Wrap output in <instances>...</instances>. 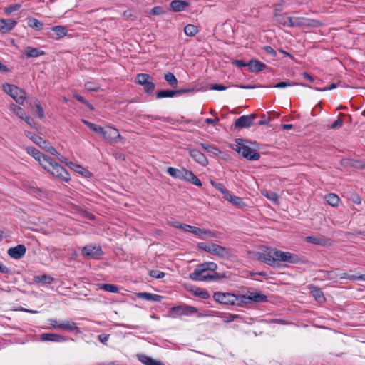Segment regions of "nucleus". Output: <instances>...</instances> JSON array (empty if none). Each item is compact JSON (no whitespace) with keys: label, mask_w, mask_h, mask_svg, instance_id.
<instances>
[{"label":"nucleus","mask_w":365,"mask_h":365,"mask_svg":"<svg viewBox=\"0 0 365 365\" xmlns=\"http://www.w3.org/2000/svg\"><path fill=\"white\" fill-rule=\"evenodd\" d=\"M232 148L249 160H257L260 158V154L247 145L242 139H237L236 144L232 145Z\"/></svg>","instance_id":"nucleus-1"},{"label":"nucleus","mask_w":365,"mask_h":365,"mask_svg":"<svg viewBox=\"0 0 365 365\" xmlns=\"http://www.w3.org/2000/svg\"><path fill=\"white\" fill-rule=\"evenodd\" d=\"M213 298L215 301L224 304L240 305L242 304L240 296L231 293L216 292L214 294Z\"/></svg>","instance_id":"nucleus-2"},{"label":"nucleus","mask_w":365,"mask_h":365,"mask_svg":"<svg viewBox=\"0 0 365 365\" xmlns=\"http://www.w3.org/2000/svg\"><path fill=\"white\" fill-rule=\"evenodd\" d=\"M198 265L194 272L190 274V278L195 281H215L219 280L222 277L217 272L210 273L205 269L201 274L198 273Z\"/></svg>","instance_id":"nucleus-3"},{"label":"nucleus","mask_w":365,"mask_h":365,"mask_svg":"<svg viewBox=\"0 0 365 365\" xmlns=\"http://www.w3.org/2000/svg\"><path fill=\"white\" fill-rule=\"evenodd\" d=\"M277 249L267 247L264 252L256 253L255 257L270 266H276V255Z\"/></svg>","instance_id":"nucleus-4"},{"label":"nucleus","mask_w":365,"mask_h":365,"mask_svg":"<svg viewBox=\"0 0 365 365\" xmlns=\"http://www.w3.org/2000/svg\"><path fill=\"white\" fill-rule=\"evenodd\" d=\"M322 24V22L318 20L301 17H293L291 27H319Z\"/></svg>","instance_id":"nucleus-5"},{"label":"nucleus","mask_w":365,"mask_h":365,"mask_svg":"<svg viewBox=\"0 0 365 365\" xmlns=\"http://www.w3.org/2000/svg\"><path fill=\"white\" fill-rule=\"evenodd\" d=\"M101 135L110 143H116L121 140L118 130L110 126L103 128Z\"/></svg>","instance_id":"nucleus-6"},{"label":"nucleus","mask_w":365,"mask_h":365,"mask_svg":"<svg viewBox=\"0 0 365 365\" xmlns=\"http://www.w3.org/2000/svg\"><path fill=\"white\" fill-rule=\"evenodd\" d=\"M84 257L97 259L103 255L101 247L98 245H88L81 248Z\"/></svg>","instance_id":"nucleus-7"},{"label":"nucleus","mask_w":365,"mask_h":365,"mask_svg":"<svg viewBox=\"0 0 365 365\" xmlns=\"http://www.w3.org/2000/svg\"><path fill=\"white\" fill-rule=\"evenodd\" d=\"M276 266L279 262L295 264L298 262L297 257L289 252H282L277 250L276 255Z\"/></svg>","instance_id":"nucleus-8"},{"label":"nucleus","mask_w":365,"mask_h":365,"mask_svg":"<svg viewBox=\"0 0 365 365\" xmlns=\"http://www.w3.org/2000/svg\"><path fill=\"white\" fill-rule=\"evenodd\" d=\"M197 312V309L195 307L187 305L173 307L170 309V313L174 317L180 315H188Z\"/></svg>","instance_id":"nucleus-9"},{"label":"nucleus","mask_w":365,"mask_h":365,"mask_svg":"<svg viewBox=\"0 0 365 365\" xmlns=\"http://www.w3.org/2000/svg\"><path fill=\"white\" fill-rule=\"evenodd\" d=\"M49 173L62 180L67 182L70 180V175L67 170L56 162L53 163V168L50 170Z\"/></svg>","instance_id":"nucleus-10"},{"label":"nucleus","mask_w":365,"mask_h":365,"mask_svg":"<svg viewBox=\"0 0 365 365\" xmlns=\"http://www.w3.org/2000/svg\"><path fill=\"white\" fill-rule=\"evenodd\" d=\"M267 297L259 292H249L247 294L240 295V302L247 303L249 301H254L255 302H261L267 301Z\"/></svg>","instance_id":"nucleus-11"},{"label":"nucleus","mask_w":365,"mask_h":365,"mask_svg":"<svg viewBox=\"0 0 365 365\" xmlns=\"http://www.w3.org/2000/svg\"><path fill=\"white\" fill-rule=\"evenodd\" d=\"M256 118L255 115H242L237 118L235 123L237 128H248L253 124V120Z\"/></svg>","instance_id":"nucleus-12"},{"label":"nucleus","mask_w":365,"mask_h":365,"mask_svg":"<svg viewBox=\"0 0 365 365\" xmlns=\"http://www.w3.org/2000/svg\"><path fill=\"white\" fill-rule=\"evenodd\" d=\"M189 154L194 160L201 165L205 166L208 164V160L205 155L198 150L190 148Z\"/></svg>","instance_id":"nucleus-13"},{"label":"nucleus","mask_w":365,"mask_h":365,"mask_svg":"<svg viewBox=\"0 0 365 365\" xmlns=\"http://www.w3.org/2000/svg\"><path fill=\"white\" fill-rule=\"evenodd\" d=\"M58 329L68 331H76L80 333L81 331L79 328L77 327L76 322L71 319H66L63 322H61L59 325H58Z\"/></svg>","instance_id":"nucleus-14"},{"label":"nucleus","mask_w":365,"mask_h":365,"mask_svg":"<svg viewBox=\"0 0 365 365\" xmlns=\"http://www.w3.org/2000/svg\"><path fill=\"white\" fill-rule=\"evenodd\" d=\"M41 339L43 341L62 342L67 340V337L53 333H44L41 335Z\"/></svg>","instance_id":"nucleus-15"},{"label":"nucleus","mask_w":365,"mask_h":365,"mask_svg":"<svg viewBox=\"0 0 365 365\" xmlns=\"http://www.w3.org/2000/svg\"><path fill=\"white\" fill-rule=\"evenodd\" d=\"M26 253V247L23 245H19L14 247L9 248V255L14 259H20Z\"/></svg>","instance_id":"nucleus-16"},{"label":"nucleus","mask_w":365,"mask_h":365,"mask_svg":"<svg viewBox=\"0 0 365 365\" xmlns=\"http://www.w3.org/2000/svg\"><path fill=\"white\" fill-rule=\"evenodd\" d=\"M209 253L223 258L229 255V250L225 247L212 243Z\"/></svg>","instance_id":"nucleus-17"},{"label":"nucleus","mask_w":365,"mask_h":365,"mask_svg":"<svg viewBox=\"0 0 365 365\" xmlns=\"http://www.w3.org/2000/svg\"><path fill=\"white\" fill-rule=\"evenodd\" d=\"M29 107L36 117L38 118H43L45 115L43 107L41 106L37 100H34V102H29Z\"/></svg>","instance_id":"nucleus-18"},{"label":"nucleus","mask_w":365,"mask_h":365,"mask_svg":"<svg viewBox=\"0 0 365 365\" xmlns=\"http://www.w3.org/2000/svg\"><path fill=\"white\" fill-rule=\"evenodd\" d=\"M274 19L276 21L282 24L283 26L291 27L293 17H289L287 16L285 14H279L276 11L274 14Z\"/></svg>","instance_id":"nucleus-19"},{"label":"nucleus","mask_w":365,"mask_h":365,"mask_svg":"<svg viewBox=\"0 0 365 365\" xmlns=\"http://www.w3.org/2000/svg\"><path fill=\"white\" fill-rule=\"evenodd\" d=\"M247 66L251 72H259L266 68L267 66L257 61V60H251L247 63Z\"/></svg>","instance_id":"nucleus-20"},{"label":"nucleus","mask_w":365,"mask_h":365,"mask_svg":"<svg viewBox=\"0 0 365 365\" xmlns=\"http://www.w3.org/2000/svg\"><path fill=\"white\" fill-rule=\"evenodd\" d=\"M52 34L50 36L55 39H60L66 35V29L65 26H56L51 29Z\"/></svg>","instance_id":"nucleus-21"},{"label":"nucleus","mask_w":365,"mask_h":365,"mask_svg":"<svg viewBox=\"0 0 365 365\" xmlns=\"http://www.w3.org/2000/svg\"><path fill=\"white\" fill-rule=\"evenodd\" d=\"M137 357L138 359L145 365H165L160 361L155 360L153 358L145 354H138Z\"/></svg>","instance_id":"nucleus-22"},{"label":"nucleus","mask_w":365,"mask_h":365,"mask_svg":"<svg viewBox=\"0 0 365 365\" xmlns=\"http://www.w3.org/2000/svg\"><path fill=\"white\" fill-rule=\"evenodd\" d=\"M16 24V22L11 19H0V31L6 33L11 31Z\"/></svg>","instance_id":"nucleus-23"},{"label":"nucleus","mask_w":365,"mask_h":365,"mask_svg":"<svg viewBox=\"0 0 365 365\" xmlns=\"http://www.w3.org/2000/svg\"><path fill=\"white\" fill-rule=\"evenodd\" d=\"M14 89V91H13V94L11 95V97H12L16 103L22 104L26 98L25 91L17 86Z\"/></svg>","instance_id":"nucleus-24"},{"label":"nucleus","mask_w":365,"mask_h":365,"mask_svg":"<svg viewBox=\"0 0 365 365\" xmlns=\"http://www.w3.org/2000/svg\"><path fill=\"white\" fill-rule=\"evenodd\" d=\"M225 199L230 202L237 207L242 208L245 206V203L242 198L232 195L230 192L225 195Z\"/></svg>","instance_id":"nucleus-25"},{"label":"nucleus","mask_w":365,"mask_h":365,"mask_svg":"<svg viewBox=\"0 0 365 365\" xmlns=\"http://www.w3.org/2000/svg\"><path fill=\"white\" fill-rule=\"evenodd\" d=\"M25 135L31 139L34 143L38 145L40 147L43 148V145L47 144V141L43 140L41 137L29 131H25Z\"/></svg>","instance_id":"nucleus-26"},{"label":"nucleus","mask_w":365,"mask_h":365,"mask_svg":"<svg viewBox=\"0 0 365 365\" xmlns=\"http://www.w3.org/2000/svg\"><path fill=\"white\" fill-rule=\"evenodd\" d=\"M170 6L174 11H182L188 6V3L186 1L174 0L170 2Z\"/></svg>","instance_id":"nucleus-27"},{"label":"nucleus","mask_w":365,"mask_h":365,"mask_svg":"<svg viewBox=\"0 0 365 365\" xmlns=\"http://www.w3.org/2000/svg\"><path fill=\"white\" fill-rule=\"evenodd\" d=\"M137 296L140 299L151 302H160L163 299L162 296L147 292L138 293Z\"/></svg>","instance_id":"nucleus-28"},{"label":"nucleus","mask_w":365,"mask_h":365,"mask_svg":"<svg viewBox=\"0 0 365 365\" xmlns=\"http://www.w3.org/2000/svg\"><path fill=\"white\" fill-rule=\"evenodd\" d=\"M38 162L43 168L48 172L53 168V163H56L52 158L44 155L41 156V160H38Z\"/></svg>","instance_id":"nucleus-29"},{"label":"nucleus","mask_w":365,"mask_h":365,"mask_svg":"<svg viewBox=\"0 0 365 365\" xmlns=\"http://www.w3.org/2000/svg\"><path fill=\"white\" fill-rule=\"evenodd\" d=\"M27 58H36L45 54L43 51L39 50L36 48L27 47L25 50Z\"/></svg>","instance_id":"nucleus-30"},{"label":"nucleus","mask_w":365,"mask_h":365,"mask_svg":"<svg viewBox=\"0 0 365 365\" xmlns=\"http://www.w3.org/2000/svg\"><path fill=\"white\" fill-rule=\"evenodd\" d=\"M217 268V265L214 262H205L198 265V273L201 274L202 272L205 270H208L210 273L216 272L215 270Z\"/></svg>","instance_id":"nucleus-31"},{"label":"nucleus","mask_w":365,"mask_h":365,"mask_svg":"<svg viewBox=\"0 0 365 365\" xmlns=\"http://www.w3.org/2000/svg\"><path fill=\"white\" fill-rule=\"evenodd\" d=\"M311 292L312 296L318 302L322 303L325 301L324 294L319 288L312 287L311 289Z\"/></svg>","instance_id":"nucleus-32"},{"label":"nucleus","mask_w":365,"mask_h":365,"mask_svg":"<svg viewBox=\"0 0 365 365\" xmlns=\"http://www.w3.org/2000/svg\"><path fill=\"white\" fill-rule=\"evenodd\" d=\"M325 199L327 202L333 207L337 206L340 201L339 197L334 193L328 194L325 196Z\"/></svg>","instance_id":"nucleus-33"},{"label":"nucleus","mask_w":365,"mask_h":365,"mask_svg":"<svg viewBox=\"0 0 365 365\" xmlns=\"http://www.w3.org/2000/svg\"><path fill=\"white\" fill-rule=\"evenodd\" d=\"M10 108L21 119L24 118V116L26 115L23 108L14 103L10 105Z\"/></svg>","instance_id":"nucleus-34"},{"label":"nucleus","mask_w":365,"mask_h":365,"mask_svg":"<svg viewBox=\"0 0 365 365\" xmlns=\"http://www.w3.org/2000/svg\"><path fill=\"white\" fill-rule=\"evenodd\" d=\"M200 145L205 150L215 156L218 155L221 153L219 149L209 144L201 143Z\"/></svg>","instance_id":"nucleus-35"},{"label":"nucleus","mask_w":365,"mask_h":365,"mask_svg":"<svg viewBox=\"0 0 365 365\" xmlns=\"http://www.w3.org/2000/svg\"><path fill=\"white\" fill-rule=\"evenodd\" d=\"M339 279H351V280H364L365 281V274L361 275H353V274H349L347 273H339Z\"/></svg>","instance_id":"nucleus-36"},{"label":"nucleus","mask_w":365,"mask_h":365,"mask_svg":"<svg viewBox=\"0 0 365 365\" xmlns=\"http://www.w3.org/2000/svg\"><path fill=\"white\" fill-rule=\"evenodd\" d=\"M165 80L168 82V83L173 87L176 88L178 86V80L173 73L168 72L165 74Z\"/></svg>","instance_id":"nucleus-37"},{"label":"nucleus","mask_w":365,"mask_h":365,"mask_svg":"<svg viewBox=\"0 0 365 365\" xmlns=\"http://www.w3.org/2000/svg\"><path fill=\"white\" fill-rule=\"evenodd\" d=\"M28 25L31 28L35 29L38 31L43 29V24L35 18H29Z\"/></svg>","instance_id":"nucleus-38"},{"label":"nucleus","mask_w":365,"mask_h":365,"mask_svg":"<svg viewBox=\"0 0 365 365\" xmlns=\"http://www.w3.org/2000/svg\"><path fill=\"white\" fill-rule=\"evenodd\" d=\"M176 95V92L175 91L170 90H162L159 91L156 93L157 98H172Z\"/></svg>","instance_id":"nucleus-39"},{"label":"nucleus","mask_w":365,"mask_h":365,"mask_svg":"<svg viewBox=\"0 0 365 365\" xmlns=\"http://www.w3.org/2000/svg\"><path fill=\"white\" fill-rule=\"evenodd\" d=\"M168 173L169 175H170L172 177L178 179H182L183 178L182 176V169H177L173 167H169L168 168Z\"/></svg>","instance_id":"nucleus-40"},{"label":"nucleus","mask_w":365,"mask_h":365,"mask_svg":"<svg viewBox=\"0 0 365 365\" xmlns=\"http://www.w3.org/2000/svg\"><path fill=\"white\" fill-rule=\"evenodd\" d=\"M53 280V277L46 274L35 277V282L38 283L51 284Z\"/></svg>","instance_id":"nucleus-41"},{"label":"nucleus","mask_w":365,"mask_h":365,"mask_svg":"<svg viewBox=\"0 0 365 365\" xmlns=\"http://www.w3.org/2000/svg\"><path fill=\"white\" fill-rule=\"evenodd\" d=\"M82 122L86 125H87L91 130H92L93 132L96 133H98V134H101L102 131H103V127H101L99 125H97L94 123H92L86 120H82Z\"/></svg>","instance_id":"nucleus-42"},{"label":"nucleus","mask_w":365,"mask_h":365,"mask_svg":"<svg viewBox=\"0 0 365 365\" xmlns=\"http://www.w3.org/2000/svg\"><path fill=\"white\" fill-rule=\"evenodd\" d=\"M26 151L28 154L33 156L37 161L40 160L41 156L43 155L38 150L33 147H28L26 148Z\"/></svg>","instance_id":"nucleus-43"},{"label":"nucleus","mask_w":365,"mask_h":365,"mask_svg":"<svg viewBox=\"0 0 365 365\" xmlns=\"http://www.w3.org/2000/svg\"><path fill=\"white\" fill-rule=\"evenodd\" d=\"M305 241L308 243L315 244V245H324L325 242L324 239L316 237V236H309L305 238Z\"/></svg>","instance_id":"nucleus-44"},{"label":"nucleus","mask_w":365,"mask_h":365,"mask_svg":"<svg viewBox=\"0 0 365 365\" xmlns=\"http://www.w3.org/2000/svg\"><path fill=\"white\" fill-rule=\"evenodd\" d=\"M184 31L187 36H194L197 33L198 29L197 26L192 24H188L185 27Z\"/></svg>","instance_id":"nucleus-45"},{"label":"nucleus","mask_w":365,"mask_h":365,"mask_svg":"<svg viewBox=\"0 0 365 365\" xmlns=\"http://www.w3.org/2000/svg\"><path fill=\"white\" fill-rule=\"evenodd\" d=\"M150 76L146 73H140L136 77L137 83L142 86L150 81Z\"/></svg>","instance_id":"nucleus-46"},{"label":"nucleus","mask_w":365,"mask_h":365,"mask_svg":"<svg viewBox=\"0 0 365 365\" xmlns=\"http://www.w3.org/2000/svg\"><path fill=\"white\" fill-rule=\"evenodd\" d=\"M262 195L271 201L277 202L278 201V195L274 192H269L267 190L262 191Z\"/></svg>","instance_id":"nucleus-47"},{"label":"nucleus","mask_w":365,"mask_h":365,"mask_svg":"<svg viewBox=\"0 0 365 365\" xmlns=\"http://www.w3.org/2000/svg\"><path fill=\"white\" fill-rule=\"evenodd\" d=\"M101 289L112 293H117L119 290L118 287L110 284H103L101 286Z\"/></svg>","instance_id":"nucleus-48"},{"label":"nucleus","mask_w":365,"mask_h":365,"mask_svg":"<svg viewBox=\"0 0 365 365\" xmlns=\"http://www.w3.org/2000/svg\"><path fill=\"white\" fill-rule=\"evenodd\" d=\"M324 277L329 279H336L339 278V269L327 272Z\"/></svg>","instance_id":"nucleus-49"},{"label":"nucleus","mask_w":365,"mask_h":365,"mask_svg":"<svg viewBox=\"0 0 365 365\" xmlns=\"http://www.w3.org/2000/svg\"><path fill=\"white\" fill-rule=\"evenodd\" d=\"M85 88L88 91H98L99 90V86L93 82H87L85 84Z\"/></svg>","instance_id":"nucleus-50"},{"label":"nucleus","mask_w":365,"mask_h":365,"mask_svg":"<svg viewBox=\"0 0 365 365\" xmlns=\"http://www.w3.org/2000/svg\"><path fill=\"white\" fill-rule=\"evenodd\" d=\"M149 275L153 278L161 279L165 277V274L161 271L151 270L149 272Z\"/></svg>","instance_id":"nucleus-51"},{"label":"nucleus","mask_w":365,"mask_h":365,"mask_svg":"<svg viewBox=\"0 0 365 365\" xmlns=\"http://www.w3.org/2000/svg\"><path fill=\"white\" fill-rule=\"evenodd\" d=\"M194 175L195 174L192 171L187 170L186 169H182L183 178H182V179L190 182Z\"/></svg>","instance_id":"nucleus-52"},{"label":"nucleus","mask_w":365,"mask_h":365,"mask_svg":"<svg viewBox=\"0 0 365 365\" xmlns=\"http://www.w3.org/2000/svg\"><path fill=\"white\" fill-rule=\"evenodd\" d=\"M211 184L216 188L219 191H220L222 193L224 194V197H225V195L229 192V191L224 188L222 187V185L220 183H217V182H215L214 181H211Z\"/></svg>","instance_id":"nucleus-53"},{"label":"nucleus","mask_w":365,"mask_h":365,"mask_svg":"<svg viewBox=\"0 0 365 365\" xmlns=\"http://www.w3.org/2000/svg\"><path fill=\"white\" fill-rule=\"evenodd\" d=\"M48 323L50 325L48 329H58V325H59V324L61 322H58V320L55 319H49L48 320Z\"/></svg>","instance_id":"nucleus-54"},{"label":"nucleus","mask_w":365,"mask_h":365,"mask_svg":"<svg viewBox=\"0 0 365 365\" xmlns=\"http://www.w3.org/2000/svg\"><path fill=\"white\" fill-rule=\"evenodd\" d=\"M145 91L147 93L153 92L155 89V83L150 80L143 85Z\"/></svg>","instance_id":"nucleus-55"},{"label":"nucleus","mask_w":365,"mask_h":365,"mask_svg":"<svg viewBox=\"0 0 365 365\" xmlns=\"http://www.w3.org/2000/svg\"><path fill=\"white\" fill-rule=\"evenodd\" d=\"M293 85H295V83H292L289 81H282V82L277 83L274 87L278 88H284L291 86Z\"/></svg>","instance_id":"nucleus-56"},{"label":"nucleus","mask_w":365,"mask_h":365,"mask_svg":"<svg viewBox=\"0 0 365 365\" xmlns=\"http://www.w3.org/2000/svg\"><path fill=\"white\" fill-rule=\"evenodd\" d=\"M16 86L11 85L9 83H6L3 86L4 91L10 96L13 94V91H14V88H16Z\"/></svg>","instance_id":"nucleus-57"},{"label":"nucleus","mask_w":365,"mask_h":365,"mask_svg":"<svg viewBox=\"0 0 365 365\" xmlns=\"http://www.w3.org/2000/svg\"><path fill=\"white\" fill-rule=\"evenodd\" d=\"M43 149L51 153L54 155H58L57 150L48 142L46 145H43Z\"/></svg>","instance_id":"nucleus-58"},{"label":"nucleus","mask_w":365,"mask_h":365,"mask_svg":"<svg viewBox=\"0 0 365 365\" xmlns=\"http://www.w3.org/2000/svg\"><path fill=\"white\" fill-rule=\"evenodd\" d=\"M216 237H217L216 232L209 230H205V233L203 234V237H202V239L206 240V239Z\"/></svg>","instance_id":"nucleus-59"},{"label":"nucleus","mask_w":365,"mask_h":365,"mask_svg":"<svg viewBox=\"0 0 365 365\" xmlns=\"http://www.w3.org/2000/svg\"><path fill=\"white\" fill-rule=\"evenodd\" d=\"M195 295L202 297V299H207L209 297V294L207 292L202 290L201 289H197L195 292Z\"/></svg>","instance_id":"nucleus-60"},{"label":"nucleus","mask_w":365,"mask_h":365,"mask_svg":"<svg viewBox=\"0 0 365 365\" xmlns=\"http://www.w3.org/2000/svg\"><path fill=\"white\" fill-rule=\"evenodd\" d=\"M212 244H207L205 242H200L197 245L200 250L210 252Z\"/></svg>","instance_id":"nucleus-61"},{"label":"nucleus","mask_w":365,"mask_h":365,"mask_svg":"<svg viewBox=\"0 0 365 365\" xmlns=\"http://www.w3.org/2000/svg\"><path fill=\"white\" fill-rule=\"evenodd\" d=\"M19 8H20V5L19 4H12V5H10L9 7L5 9V12L8 13V14H10V13H12L14 11H16L19 10Z\"/></svg>","instance_id":"nucleus-62"},{"label":"nucleus","mask_w":365,"mask_h":365,"mask_svg":"<svg viewBox=\"0 0 365 365\" xmlns=\"http://www.w3.org/2000/svg\"><path fill=\"white\" fill-rule=\"evenodd\" d=\"M192 233L202 238V237H203V234L205 233V230L194 227Z\"/></svg>","instance_id":"nucleus-63"},{"label":"nucleus","mask_w":365,"mask_h":365,"mask_svg":"<svg viewBox=\"0 0 365 365\" xmlns=\"http://www.w3.org/2000/svg\"><path fill=\"white\" fill-rule=\"evenodd\" d=\"M351 168H361V169L365 168V163L360 160H354Z\"/></svg>","instance_id":"nucleus-64"}]
</instances>
